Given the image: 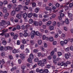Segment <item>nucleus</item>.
<instances>
[{"label": "nucleus", "mask_w": 73, "mask_h": 73, "mask_svg": "<svg viewBox=\"0 0 73 73\" xmlns=\"http://www.w3.org/2000/svg\"><path fill=\"white\" fill-rule=\"evenodd\" d=\"M33 54H30V58H31V59H32V60H33Z\"/></svg>", "instance_id": "393cba45"}, {"label": "nucleus", "mask_w": 73, "mask_h": 73, "mask_svg": "<svg viewBox=\"0 0 73 73\" xmlns=\"http://www.w3.org/2000/svg\"><path fill=\"white\" fill-rule=\"evenodd\" d=\"M38 61V58H36L34 59L35 62H37Z\"/></svg>", "instance_id": "a18cd8bd"}, {"label": "nucleus", "mask_w": 73, "mask_h": 73, "mask_svg": "<svg viewBox=\"0 0 73 73\" xmlns=\"http://www.w3.org/2000/svg\"><path fill=\"white\" fill-rule=\"evenodd\" d=\"M33 16L34 17H37L38 16L37 15L36 13H33Z\"/></svg>", "instance_id": "de8ad7c7"}, {"label": "nucleus", "mask_w": 73, "mask_h": 73, "mask_svg": "<svg viewBox=\"0 0 73 73\" xmlns=\"http://www.w3.org/2000/svg\"><path fill=\"white\" fill-rule=\"evenodd\" d=\"M70 49L72 51L73 50V46H71L70 47Z\"/></svg>", "instance_id": "774afa93"}, {"label": "nucleus", "mask_w": 73, "mask_h": 73, "mask_svg": "<svg viewBox=\"0 0 73 73\" xmlns=\"http://www.w3.org/2000/svg\"><path fill=\"white\" fill-rule=\"evenodd\" d=\"M71 64V63L70 61H67L66 62V63H65V65H64L65 67H66V66H68V64Z\"/></svg>", "instance_id": "1a4fd4ad"}, {"label": "nucleus", "mask_w": 73, "mask_h": 73, "mask_svg": "<svg viewBox=\"0 0 73 73\" xmlns=\"http://www.w3.org/2000/svg\"><path fill=\"white\" fill-rule=\"evenodd\" d=\"M18 36H19V35L18 34H16L14 36L13 38L14 40H16L17 38V37H18Z\"/></svg>", "instance_id": "ddd939ff"}, {"label": "nucleus", "mask_w": 73, "mask_h": 73, "mask_svg": "<svg viewBox=\"0 0 73 73\" xmlns=\"http://www.w3.org/2000/svg\"><path fill=\"white\" fill-rule=\"evenodd\" d=\"M65 50L67 52H68V51H69V50H70V48H69V47H68L67 48H65Z\"/></svg>", "instance_id": "09e8293b"}, {"label": "nucleus", "mask_w": 73, "mask_h": 73, "mask_svg": "<svg viewBox=\"0 0 73 73\" xmlns=\"http://www.w3.org/2000/svg\"><path fill=\"white\" fill-rule=\"evenodd\" d=\"M20 57L21 59H24L25 57V55L23 54H20Z\"/></svg>", "instance_id": "0eeeda50"}, {"label": "nucleus", "mask_w": 73, "mask_h": 73, "mask_svg": "<svg viewBox=\"0 0 73 73\" xmlns=\"http://www.w3.org/2000/svg\"><path fill=\"white\" fill-rule=\"evenodd\" d=\"M73 5L72 3H71L69 4V7L70 8H72V7H73Z\"/></svg>", "instance_id": "e2e57ef3"}, {"label": "nucleus", "mask_w": 73, "mask_h": 73, "mask_svg": "<svg viewBox=\"0 0 73 73\" xmlns=\"http://www.w3.org/2000/svg\"><path fill=\"white\" fill-rule=\"evenodd\" d=\"M33 24H34L35 26H37V25H38V22L37 21H35L33 23Z\"/></svg>", "instance_id": "6ab92c4d"}, {"label": "nucleus", "mask_w": 73, "mask_h": 73, "mask_svg": "<svg viewBox=\"0 0 73 73\" xmlns=\"http://www.w3.org/2000/svg\"><path fill=\"white\" fill-rule=\"evenodd\" d=\"M3 11L4 13H6L7 12V9L6 7H4Z\"/></svg>", "instance_id": "4468645a"}, {"label": "nucleus", "mask_w": 73, "mask_h": 73, "mask_svg": "<svg viewBox=\"0 0 73 73\" xmlns=\"http://www.w3.org/2000/svg\"><path fill=\"white\" fill-rule=\"evenodd\" d=\"M32 59L29 58L27 59V61L30 63H31L32 62Z\"/></svg>", "instance_id": "4be33fe9"}, {"label": "nucleus", "mask_w": 73, "mask_h": 73, "mask_svg": "<svg viewBox=\"0 0 73 73\" xmlns=\"http://www.w3.org/2000/svg\"><path fill=\"white\" fill-rule=\"evenodd\" d=\"M23 8L24 9V10H26V9H28V7L27 6H24L23 7Z\"/></svg>", "instance_id": "c756f323"}, {"label": "nucleus", "mask_w": 73, "mask_h": 73, "mask_svg": "<svg viewBox=\"0 0 73 73\" xmlns=\"http://www.w3.org/2000/svg\"><path fill=\"white\" fill-rule=\"evenodd\" d=\"M38 64L39 66H44V64H43V62H42V60H39L38 62Z\"/></svg>", "instance_id": "f03ea898"}, {"label": "nucleus", "mask_w": 73, "mask_h": 73, "mask_svg": "<svg viewBox=\"0 0 73 73\" xmlns=\"http://www.w3.org/2000/svg\"><path fill=\"white\" fill-rule=\"evenodd\" d=\"M64 57L66 59H68L69 58V56L68 54H64Z\"/></svg>", "instance_id": "f8f14e48"}, {"label": "nucleus", "mask_w": 73, "mask_h": 73, "mask_svg": "<svg viewBox=\"0 0 73 73\" xmlns=\"http://www.w3.org/2000/svg\"><path fill=\"white\" fill-rule=\"evenodd\" d=\"M38 52V50L37 49H34L33 51V52L34 53H36V52Z\"/></svg>", "instance_id": "c03bdc74"}, {"label": "nucleus", "mask_w": 73, "mask_h": 73, "mask_svg": "<svg viewBox=\"0 0 73 73\" xmlns=\"http://www.w3.org/2000/svg\"><path fill=\"white\" fill-rule=\"evenodd\" d=\"M22 7L23 6H22V5H20L18 6V7L19 9L21 8H22Z\"/></svg>", "instance_id": "4d7b16f0"}, {"label": "nucleus", "mask_w": 73, "mask_h": 73, "mask_svg": "<svg viewBox=\"0 0 73 73\" xmlns=\"http://www.w3.org/2000/svg\"><path fill=\"white\" fill-rule=\"evenodd\" d=\"M16 17L18 19H20L21 18V15L20 14H18L17 15Z\"/></svg>", "instance_id": "6e6552de"}, {"label": "nucleus", "mask_w": 73, "mask_h": 73, "mask_svg": "<svg viewBox=\"0 0 73 73\" xmlns=\"http://www.w3.org/2000/svg\"><path fill=\"white\" fill-rule=\"evenodd\" d=\"M38 45H41L42 44V40H39L38 41Z\"/></svg>", "instance_id": "5701e85b"}, {"label": "nucleus", "mask_w": 73, "mask_h": 73, "mask_svg": "<svg viewBox=\"0 0 73 73\" xmlns=\"http://www.w3.org/2000/svg\"><path fill=\"white\" fill-rule=\"evenodd\" d=\"M1 40L2 41V43L4 45H5L7 44V41H5V39L4 38H2Z\"/></svg>", "instance_id": "20e7f679"}, {"label": "nucleus", "mask_w": 73, "mask_h": 73, "mask_svg": "<svg viewBox=\"0 0 73 73\" xmlns=\"http://www.w3.org/2000/svg\"><path fill=\"white\" fill-rule=\"evenodd\" d=\"M60 66H65V63H64V62H62L60 64Z\"/></svg>", "instance_id": "58836bf2"}, {"label": "nucleus", "mask_w": 73, "mask_h": 73, "mask_svg": "<svg viewBox=\"0 0 73 73\" xmlns=\"http://www.w3.org/2000/svg\"><path fill=\"white\" fill-rule=\"evenodd\" d=\"M25 51L26 53H28L29 52V50L28 48H27L25 50Z\"/></svg>", "instance_id": "ea45409f"}, {"label": "nucleus", "mask_w": 73, "mask_h": 73, "mask_svg": "<svg viewBox=\"0 0 73 73\" xmlns=\"http://www.w3.org/2000/svg\"><path fill=\"white\" fill-rule=\"evenodd\" d=\"M65 23L66 24H69V20H68V19H65Z\"/></svg>", "instance_id": "2eb2a0df"}, {"label": "nucleus", "mask_w": 73, "mask_h": 73, "mask_svg": "<svg viewBox=\"0 0 73 73\" xmlns=\"http://www.w3.org/2000/svg\"><path fill=\"white\" fill-rule=\"evenodd\" d=\"M16 14V11H15L13 10V11L11 12V15L12 16H13L15 14Z\"/></svg>", "instance_id": "f3484780"}, {"label": "nucleus", "mask_w": 73, "mask_h": 73, "mask_svg": "<svg viewBox=\"0 0 73 73\" xmlns=\"http://www.w3.org/2000/svg\"><path fill=\"white\" fill-rule=\"evenodd\" d=\"M42 21H39L38 22V25H39V26H41V25H42Z\"/></svg>", "instance_id": "e433bc0d"}, {"label": "nucleus", "mask_w": 73, "mask_h": 73, "mask_svg": "<svg viewBox=\"0 0 73 73\" xmlns=\"http://www.w3.org/2000/svg\"><path fill=\"white\" fill-rule=\"evenodd\" d=\"M51 24H52V21H48L46 25L48 26H49V25H51Z\"/></svg>", "instance_id": "dca6fc26"}, {"label": "nucleus", "mask_w": 73, "mask_h": 73, "mask_svg": "<svg viewBox=\"0 0 73 73\" xmlns=\"http://www.w3.org/2000/svg\"><path fill=\"white\" fill-rule=\"evenodd\" d=\"M48 69H45L43 70V73H48Z\"/></svg>", "instance_id": "a878e982"}, {"label": "nucleus", "mask_w": 73, "mask_h": 73, "mask_svg": "<svg viewBox=\"0 0 73 73\" xmlns=\"http://www.w3.org/2000/svg\"><path fill=\"white\" fill-rule=\"evenodd\" d=\"M38 56L40 57V56H41L42 55V53L41 52H38Z\"/></svg>", "instance_id": "8fccbe9b"}, {"label": "nucleus", "mask_w": 73, "mask_h": 73, "mask_svg": "<svg viewBox=\"0 0 73 73\" xmlns=\"http://www.w3.org/2000/svg\"><path fill=\"white\" fill-rule=\"evenodd\" d=\"M29 24H32L33 23V20L32 19H30L29 21Z\"/></svg>", "instance_id": "c85d7f7f"}, {"label": "nucleus", "mask_w": 73, "mask_h": 73, "mask_svg": "<svg viewBox=\"0 0 73 73\" xmlns=\"http://www.w3.org/2000/svg\"><path fill=\"white\" fill-rule=\"evenodd\" d=\"M5 55V53L4 52H3L1 54V56H4Z\"/></svg>", "instance_id": "680f3d73"}, {"label": "nucleus", "mask_w": 73, "mask_h": 73, "mask_svg": "<svg viewBox=\"0 0 73 73\" xmlns=\"http://www.w3.org/2000/svg\"><path fill=\"white\" fill-rule=\"evenodd\" d=\"M64 17V14L61 13L60 15V16L58 17V19H59V20H62V17Z\"/></svg>", "instance_id": "7ed1b4c3"}, {"label": "nucleus", "mask_w": 73, "mask_h": 73, "mask_svg": "<svg viewBox=\"0 0 73 73\" xmlns=\"http://www.w3.org/2000/svg\"><path fill=\"white\" fill-rule=\"evenodd\" d=\"M17 69V67L16 66L13 67L11 70V72H13L14 70H15Z\"/></svg>", "instance_id": "9b49d317"}, {"label": "nucleus", "mask_w": 73, "mask_h": 73, "mask_svg": "<svg viewBox=\"0 0 73 73\" xmlns=\"http://www.w3.org/2000/svg\"><path fill=\"white\" fill-rule=\"evenodd\" d=\"M69 17H72V14L71 13H68V15Z\"/></svg>", "instance_id": "0e129e2a"}, {"label": "nucleus", "mask_w": 73, "mask_h": 73, "mask_svg": "<svg viewBox=\"0 0 73 73\" xmlns=\"http://www.w3.org/2000/svg\"><path fill=\"white\" fill-rule=\"evenodd\" d=\"M46 10H48V11H50L51 10V8L48 6H46Z\"/></svg>", "instance_id": "7c9ffc66"}, {"label": "nucleus", "mask_w": 73, "mask_h": 73, "mask_svg": "<svg viewBox=\"0 0 73 73\" xmlns=\"http://www.w3.org/2000/svg\"><path fill=\"white\" fill-rule=\"evenodd\" d=\"M9 58H10V60H12L13 59V56L12 55H10L9 56Z\"/></svg>", "instance_id": "603ef678"}, {"label": "nucleus", "mask_w": 73, "mask_h": 73, "mask_svg": "<svg viewBox=\"0 0 73 73\" xmlns=\"http://www.w3.org/2000/svg\"><path fill=\"white\" fill-rule=\"evenodd\" d=\"M49 29L50 31L53 30L54 29V27L52 25L49 26Z\"/></svg>", "instance_id": "9d476101"}, {"label": "nucleus", "mask_w": 73, "mask_h": 73, "mask_svg": "<svg viewBox=\"0 0 73 73\" xmlns=\"http://www.w3.org/2000/svg\"><path fill=\"white\" fill-rule=\"evenodd\" d=\"M58 57H59V56H61V55H62V53L60 52H58Z\"/></svg>", "instance_id": "3c124183"}, {"label": "nucleus", "mask_w": 73, "mask_h": 73, "mask_svg": "<svg viewBox=\"0 0 73 73\" xmlns=\"http://www.w3.org/2000/svg\"><path fill=\"white\" fill-rule=\"evenodd\" d=\"M57 44V42L56 41H53V44L54 45H56Z\"/></svg>", "instance_id": "052dcab7"}, {"label": "nucleus", "mask_w": 73, "mask_h": 73, "mask_svg": "<svg viewBox=\"0 0 73 73\" xmlns=\"http://www.w3.org/2000/svg\"><path fill=\"white\" fill-rule=\"evenodd\" d=\"M2 23L3 25H5L7 24V21L4 20L2 21Z\"/></svg>", "instance_id": "412c9836"}, {"label": "nucleus", "mask_w": 73, "mask_h": 73, "mask_svg": "<svg viewBox=\"0 0 73 73\" xmlns=\"http://www.w3.org/2000/svg\"><path fill=\"white\" fill-rule=\"evenodd\" d=\"M12 8V4H9L8 5V8L9 9H10L11 8Z\"/></svg>", "instance_id": "b1692460"}, {"label": "nucleus", "mask_w": 73, "mask_h": 73, "mask_svg": "<svg viewBox=\"0 0 73 73\" xmlns=\"http://www.w3.org/2000/svg\"><path fill=\"white\" fill-rule=\"evenodd\" d=\"M35 35L36 36H39L40 35V33L38 31H36L35 32Z\"/></svg>", "instance_id": "f704fd0d"}, {"label": "nucleus", "mask_w": 73, "mask_h": 73, "mask_svg": "<svg viewBox=\"0 0 73 73\" xmlns=\"http://www.w3.org/2000/svg\"><path fill=\"white\" fill-rule=\"evenodd\" d=\"M3 4L4 5H6L8 4V1L6 0H5L3 2Z\"/></svg>", "instance_id": "72a5a7b5"}, {"label": "nucleus", "mask_w": 73, "mask_h": 73, "mask_svg": "<svg viewBox=\"0 0 73 73\" xmlns=\"http://www.w3.org/2000/svg\"><path fill=\"white\" fill-rule=\"evenodd\" d=\"M23 17L24 18L25 20H27V14L26 13H24L23 14Z\"/></svg>", "instance_id": "423d86ee"}, {"label": "nucleus", "mask_w": 73, "mask_h": 73, "mask_svg": "<svg viewBox=\"0 0 73 73\" xmlns=\"http://www.w3.org/2000/svg\"><path fill=\"white\" fill-rule=\"evenodd\" d=\"M16 28L17 29H20V26L19 25H18L16 27Z\"/></svg>", "instance_id": "13d9d810"}, {"label": "nucleus", "mask_w": 73, "mask_h": 73, "mask_svg": "<svg viewBox=\"0 0 73 73\" xmlns=\"http://www.w3.org/2000/svg\"><path fill=\"white\" fill-rule=\"evenodd\" d=\"M8 31V29H7L5 30V29H4L2 31V33L0 34V35L3 36H5V38H8L9 37V34L8 33H6L5 34V33H7V32Z\"/></svg>", "instance_id": "f257e3e1"}, {"label": "nucleus", "mask_w": 73, "mask_h": 73, "mask_svg": "<svg viewBox=\"0 0 73 73\" xmlns=\"http://www.w3.org/2000/svg\"><path fill=\"white\" fill-rule=\"evenodd\" d=\"M10 21H11L12 22H13V19L14 18L13 17H11L10 18Z\"/></svg>", "instance_id": "bf43d9fd"}, {"label": "nucleus", "mask_w": 73, "mask_h": 73, "mask_svg": "<svg viewBox=\"0 0 73 73\" xmlns=\"http://www.w3.org/2000/svg\"><path fill=\"white\" fill-rule=\"evenodd\" d=\"M30 43L32 45H33L34 44V40H31L30 41Z\"/></svg>", "instance_id": "49530a36"}, {"label": "nucleus", "mask_w": 73, "mask_h": 73, "mask_svg": "<svg viewBox=\"0 0 73 73\" xmlns=\"http://www.w3.org/2000/svg\"><path fill=\"white\" fill-rule=\"evenodd\" d=\"M32 13H29L28 15V17H29V18H31V17H32Z\"/></svg>", "instance_id": "cd10ccee"}, {"label": "nucleus", "mask_w": 73, "mask_h": 73, "mask_svg": "<svg viewBox=\"0 0 73 73\" xmlns=\"http://www.w3.org/2000/svg\"><path fill=\"white\" fill-rule=\"evenodd\" d=\"M21 29H24L25 28V27L24 26V25H23L21 27Z\"/></svg>", "instance_id": "69168bd1"}, {"label": "nucleus", "mask_w": 73, "mask_h": 73, "mask_svg": "<svg viewBox=\"0 0 73 73\" xmlns=\"http://www.w3.org/2000/svg\"><path fill=\"white\" fill-rule=\"evenodd\" d=\"M60 44L62 46H64L65 45V43H64V41H62L60 42Z\"/></svg>", "instance_id": "bb28decb"}, {"label": "nucleus", "mask_w": 73, "mask_h": 73, "mask_svg": "<svg viewBox=\"0 0 73 73\" xmlns=\"http://www.w3.org/2000/svg\"><path fill=\"white\" fill-rule=\"evenodd\" d=\"M38 9L36 8L35 9V11L36 12V13H38Z\"/></svg>", "instance_id": "37998d69"}, {"label": "nucleus", "mask_w": 73, "mask_h": 73, "mask_svg": "<svg viewBox=\"0 0 73 73\" xmlns=\"http://www.w3.org/2000/svg\"><path fill=\"white\" fill-rule=\"evenodd\" d=\"M35 33L36 32H35V31H33L31 33V35L35 36Z\"/></svg>", "instance_id": "aec40b11"}, {"label": "nucleus", "mask_w": 73, "mask_h": 73, "mask_svg": "<svg viewBox=\"0 0 73 73\" xmlns=\"http://www.w3.org/2000/svg\"><path fill=\"white\" fill-rule=\"evenodd\" d=\"M9 16V13H5V14L3 16L5 19H7L8 18V16Z\"/></svg>", "instance_id": "39448f33"}, {"label": "nucleus", "mask_w": 73, "mask_h": 73, "mask_svg": "<svg viewBox=\"0 0 73 73\" xmlns=\"http://www.w3.org/2000/svg\"><path fill=\"white\" fill-rule=\"evenodd\" d=\"M6 48L7 49V50H11L12 49V48L11 47L9 46H8Z\"/></svg>", "instance_id": "4c0bfd02"}, {"label": "nucleus", "mask_w": 73, "mask_h": 73, "mask_svg": "<svg viewBox=\"0 0 73 73\" xmlns=\"http://www.w3.org/2000/svg\"><path fill=\"white\" fill-rule=\"evenodd\" d=\"M42 61V62H43L44 65V64H46L47 62L46 61V59H43Z\"/></svg>", "instance_id": "a211bd4d"}, {"label": "nucleus", "mask_w": 73, "mask_h": 73, "mask_svg": "<svg viewBox=\"0 0 73 73\" xmlns=\"http://www.w3.org/2000/svg\"><path fill=\"white\" fill-rule=\"evenodd\" d=\"M32 4L33 7H35L36 6V4L35 2H33Z\"/></svg>", "instance_id": "2f4dec72"}, {"label": "nucleus", "mask_w": 73, "mask_h": 73, "mask_svg": "<svg viewBox=\"0 0 73 73\" xmlns=\"http://www.w3.org/2000/svg\"><path fill=\"white\" fill-rule=\"evenodd\" d=\"M15 11L17 12H19L20 11V9L19 8V7L17 8H16Z\"/></svg>", "instance_id": "79ce46f5"}, {"label": "nucleus", "mask_w": 73, "mask_h": 73, "mask_svg": "<svg viewBox=\"0 0 73 73\" xmlns=\"http://www.w3.org/2000/svg\"><path fill=\"white\" fill-rule=\"evenodd\" d=\"M56 6L57 8H58V7H60V4L58 3H57L56 4Z\"/></svg>", "instance_id": "864d4df0"}, {"label": "nucleus", "mask_w": 73, "mask_h": 73, "mask_svg": "<svg viewBox=\"0 0 73 73\" xmlns=\"http://www.w3.org/2000/svg\"><path fill=\"white\" fill-rule=\"evenodd\" d=\"M39 73H44V70H43V69H41L40 70Z\"/></svg>", "instance_id": "a19ab883"}, {"label": "nucleus", "mask_w": 73, "mask_h": 73, "mask_svg": "<svg viewBox=\"0 0 73 73\" xmlns=\"http://www.w3.org/2000/svg\"><path fill=\"white\" fill-rule=\"evenodd\" d=\"M49 40L50 41H53V37H50L49 38Z\"/></svg>", "instance_id": "c9c22d12"}, {"label": "nucleus", "mask_w": 73, "mask_h": 73, "mask_svg": "<svg viewBox=\"0 0 73 73\" xmlns=\"http://www.w3.org/2000/svg\"><path fill=\"white\" fill-rule=\"evenodd\" d=\"M21 49H24V46L23 44L21 45L20 47Z\"/></svg>", "instance_id": "5fc2aeb1"}, {"label": "nucleus", "mask_w": 73, "mask_h": 73, "mask_svg": "<svg viewBox=\"0 0 73 73\" xmlns=\"http://www.w3.org/2000/svg\"><path fill=\"white\" fill-rule=\"evenodd\" d=\"M60 25L61 23L60 22H58L57 23V26H58V27H59L60 26Z\"/></svg>", "instance_id": "338daca9"}, {"label": "nucleus", "mask_w": 73, "mask_h": 73, "mask_svg": "<svg viewBox=\"0 0 73 73\" xmlns=\"http://www.w3.org/2000/svg\"><path fill=\"white\" fill-rule=\"evenodd\" d=\"M13 53H14L15 54V53H16V52H17V50H16V49H14L13 50Z\"/></svg>", "instance_id": "6e6d98bb"}, {"label": "nucleus", "mask_w": 73, "mask_h": 73, "mask_svg": "<svg viewBox=\"0 0 73 73\" xmlns=\"http://www.w3.org/2000/svg\"><path fill=\"white\" fill-rule=\"evenodd\" d=\"M22 42L23 44H26V41L25 39H23L22 40Z\"/></svg>", "instance_id": "473e14b6"}]
</instances>
